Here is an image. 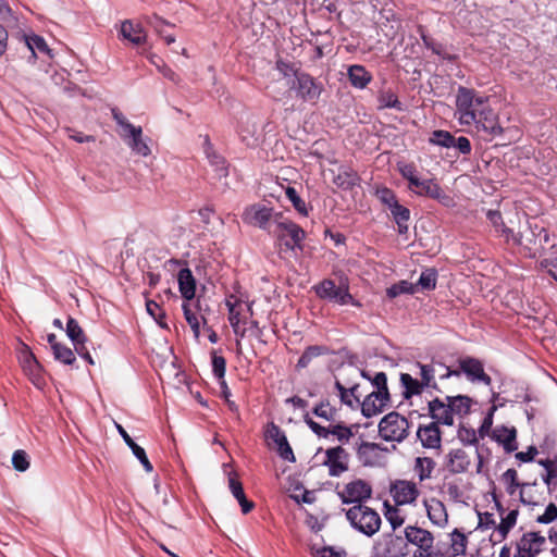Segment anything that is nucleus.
Masks as SVG:
<instances>
[{"instance_id": "nucleus-1", "label": "nucleus", "mask_w": 557, "mask_h": 557, "mask_svg": "<svg viewBox=\"0 0 557 557\" xmlns=\"http://www.w3.org/2000/svg\"><path fill=\"white\" fill-rule=\"evenodd\" d=\"M455 117L460 125L474 126L478 133L492 138L504 132L498 114L490 104V98L471 88L463 86L458 88Z\"/></svg>"}, {"instance_id": "nucleus-2", "label": "nucleus", "mask_w": 557, "mask_h": 557, "mask_svg": "<svg viewBox=\"0 0 557 557\" xmlns=\"http://www.w3.org/2000/svg\"><path fill=\"white\" fill-rule=\"evenodd\" d=\"M111 114L115 123L121 128L119 134L131 150L141 157H148L151 150L143 136V128L129 123L124 114L117 109L112 108Z\"/></svg>"}, {"instance_id": "nucleus-3", "label": "nucleus", "mask_w": 557, "mask_h": 557, "mask_svg": "<svg viewBox=\"0 0 557 557\" xmlns=\"http://www.w3.org/2000/svg\"><path fill=\"white\" fill-rule=\"evenodd\" d=\"M346 519L350 525L362 533L363 535L371 537L376 534L382 524L381 516L373 508L366 505H354L345 512Z\"/></svg>"}, {"instance_id": "nucleus-4", "label": "nucleus", "mask_w": 557, "mask_h": 557, "mask_svg": "<svg viewBox=\"0 0 557 557\" xmlns=\"http://www.w3.org/2000/svg\"><path fill=\"white\" fill-rule=\"evenodd\" d=\"M313 289L317 296L321 299H325L341 306L352 305L355 307H361L360 301L355 299L349 293L347 285H336L333 280L325 278L315 285Z\"/></svg>"}, {"instance_id": "nucleus-5", "label": "nucleus", "mask_w": 557, "mask_h": 557, "mask_svg": "<svg viewBox=\"0 0 557 557\" xmlns=\"http://www.w3.org/2000/svg\"><path fill=\"white\" fill-rule=\"evenodd\" d=\"M271 234L278 239L288 236L290 239L285 242V246L292 250H302V240L306 237V232L298 224L284 216L282 212L276 214L274 228Z\"/></svg>"}, {"instance_id": "nucleus-6", "label": "nucleus", "mask_w": 557, "mask_h": 557, "mask_svg": "<svg viewBox=\"0 0 557 557\" xmlns=\"http://www.w3.org/2000/svg\"><path fill=\"white\" fill-rule=\"evenodd\" d=\"M465 373L467 379L472 382L483 383L486 386L492 384V379L484 371V366L481 360L473 357H466L459 360V370H451L446 368V372L440 374L441 379H448L450 376H459Z\"/></svg>"}, {"instance_id": "nucleus-7", "label": "nucleus", "mask_w": 557, "mask_h": 557, "mask_svg": "<svg viewBox=\"0 0 557 557\" xmlns=\"http://www.w3.org/2000/svg\"><path fill=\"white\" fill-rule=\"evenodd\" d=\"M409 422L398 412H389L379 423V434L387 442H401L408 435Z\"/></svg>"}, {"instance_id": "nucleus-8", "label": "nucleus", "mask_w": 557, "mask_h": 557, "mask_svg": "<svg viewBox=\"0 0 557 557\" xmlns=\"http://www.w3.org/2000/svg\"><path fill=\"white\" fill-rule=\"evenodd\" d=\"M288 85L289 89L295 91L296 97L304 102L315 103L323 91L322 83L304 71L288 82Z\"/></svg>"}, {"instance_id": "nucleus-9", "label": "nucleus", "mask_w": 557, "mask_h": 557, "mask_svg": "<svg viewBox=\"0 0 557 557\" xmlns=\"http://www.w3.org/2000/svg\"><path fill=\"white\" fill-rule=\"evenodd\" d=\"M277 213L278 212H275L271 207L262 203H253L245 208L242 219L244 223L257 226L271 234Z\"/></svg>"}, {"instance_id": "nucleus-10", "label": "nucleus", "mask_w": 557, "mask_h": 557, "mask_svg": "<svg viewBox=\"0 0 557 557\" xmlns=\"http://www.w3.org/2000/svg\"><path fill=\"white\" fill-rule=\"evenodd\" d=\"M408 553L407 542L403 536L385 533L374 542L370 557H404Z\"/></svg>"}, {"instance_id": "nucleus-11", "label": "nucleus", "mask_w": 557, "mask_h": 557, "mask_svg": "<svg viewBox=\"0 0 557 557\" xmlns=\"http://www.w3.org/2000/svg\"><path fill=\"white\" fill-rule=\"evenodd\" d=\"M408 188L416 195L434 199L445 207L454 205V199L433 178L419 177L414 183L408 185Z\"/></svg>"}, {"instance_id": "nucleus-12", "label": "nucleus", "mask_w": 557, "mask_h": 557, "mask_svg": "<svg viewBox=\"0 0 557 557\" xmlns=\"http://www.w3.org/2000/svg\"><path fill=\"white\" fill-rule=\"evenodd\" d=\"M337 495L344 504L363 505V502L371 498L372 487L368 482L356 479L345 484Z\"/></svg>"}, {"instance_id": "nucleus-13", "label": "nucleus", "mask_w": 557, "mask_h": 557, "mask_svg": "<svg viewBox=\"0 0 557 557\" xmlns=\"http://www.w3.org/2000/svg\"><path fill=\"white\" fill-rule=\"evenodd\" d=\"M304 421L315 435L322 438H327L330 435H333L338 442L345 444L348 443L354 435L351 429L343 423L331 424L327 428L322 426L315 422L309 413L304 416Z\"/></svg>"}, {"instance_id": "nucleus-14", "label": "nucleus", "mask_w": 557, "mask_h": 557, "mask_svg": "<svg viewBox=\"0 0 557 557\" xmlns=\"http://www.w3.org/2000/svg\"><path fill=\"white\" fill-rule=\"evenodd\" d=\"M322 465L327 468L330 476L338 478L349 469V454L342 446L327 448Z\"/></svg>"}, {"instance_id": "nucleus-15", "label": "nucleus", "mask_w": 557, "mask_h": 557, "mask_svg": "<svg viewBox=\"0 0 557 557\" xmlns=\"http://www.w3.org/2000/svg\"><path fill=\"white\" fill-rule=\"evenodd\" d=\"M389 493L396 506L412 505L420 495L417 484L408 480H396L393 482Z\"/></svg>"}, {"instance_id": "nucleus-16", "label": "nucleus", "mask_w": 557, "mask_h": 557, "mask_svg": "<svg viewBox=\"0 0 557 557\" xmlns=\"http://www.w3.org/2000/svg\"><path fill=\"white\" fill-rule=\"evenodd\" d=\"M546 543V539L537 532L524 533L517 542L513 557H536Z\"/></svg>"}, {"instance_id": "nucleus-17", "label": "nucleus", "mask_w": 557, "mask_h": 557, "mask_svg": "<svg viewBox=\"0 0 557 557\" xmlns=\"http://www.w3.org/2000/svg\"><path fill=\"white\" fill-rule=\"evenodd\" d=\"M20 363L32 383L41 388L45 385L42 368L27 346H24L20 352Z\"/></svg>"}, {"instance_id": "nucleus-18", "label": "nucleus", "mask_w": 557, "mask_h": 557, "mask_svg": "<svg viewBox=\"0 0 557 557\" xmlns=\"http://www.w3.org/2000/svg\"><path fill=\"white\" fill-rule=\"evenodd\" d=\"M444 466L451 474L465 473L471 466V458L465 449L453 448L446 454Z\"/></svg>"}, {"instance_id": "nucleus-19", "label": "nucleus", "mask_w": 557, "mask_h": 557, "mask_svg": "<svg viewBox=\"0 0 557 557\" xmlns=\"http://www.w3.org/2000/svg\"><path fill=\"white\" fill-rule=\"evenodd\" d=\"M404 533V540L407 542V546L409 544L417 546V552H426L433 545V534L425 529L416 525H407Z\"/></svg>"}, {"instance_id": "nucleus-20", "label": "nucleus", "mask_w": 557, "mask_h": 557, "mask_svg": "<svg viewBox=\"0 0 557 557\" xmlns=\"http://www.w3.org/2000/svg\"><path fill=\"white\" fill-rule=\"evenodd\" d=\"M413 367L418 370L414 371V374L420 377L419 380L426 389L440 391L438 384L435 380L437 368H443L446 370L447 367L434 360L429 363L417 361L414 362Z\"/></svg>"}, {"instance_id": "nucleus-21", "label": "nucleus", "mask_w": 557, "mask_h": 557, "mask_svg": "<svg viewBox=\"0 0 557 557\" xmlns=\"http://www.w3.org/2000/svg\"><path fill=\"white\" fill-rule=\"evenodd\" d=\"M389 400L388 392H372L361 403L362 414L371 418L380 413Z\"/></svg>"}, {"instance_id": "nucleus-22", "label": "nucleus", "mask_w": 557, "mask_h": 557, "mask_svg": "<svg viewBox=\"0 0 557 557\" xmlns=\"http://www.w3.org/2000/svg\"><path fill=\"white\" fill-rule=\"evenodd\" d=\"M428 407L430 417L435 420L433 423L448 426L454 424V417L449 401L434 398L433 400L429 401Z\"/></svg>"}, {"instance_id": "nucleus-23", "label": "nucleus", "mask_w": 557, "mask_h": 557, "mask_svg": "<svg viewBox=\"0 0 557 557\" xmlns=\"http://www.w3.org/2000/svg\"><path fill=\"white\" fill-rule=\"evenodd\" d=\"M502 481L504 482V484L506 485V491L507 493L510 495V496H513L516 495L517 493V490L520 488L519 491V497H520V500L521 503L523 504H533V502L531 499H528L525 497V493H527V488L532 486V485H535V482L534 483H519L518 482V473L515 469H508L506 470L503 475H502Z\"/></svg>"}, {"instance_id": "nucleus-24", "label": "nucleus", "mask_w": 557, "mask_h": 557, "mask_svg": "<svg viewBox=\"0 0 557 557\" xmlns=\"http://www.w3.org/2000/svg\"><path fill=\"white\" fill-rule=\"evenodd\" d=\"M268 433L269 437L276 444L278 456L286 461L294 462L296 458L285 433L274 423H271Z\"/></svg>"}, {"instance_id": "nucleus-25", "label": "nucleus", "mask_w": 557, "mask_h": 557, "mask_svg": "<svg viewBox=\"0 0 557 557\" xmlns=\"http://www.w3.org/2000/svg\"><path fill=\"white\" fill-rule=\"evenodd\" d=\"M417 436L424 448L437 449L441 447L442 433L436 423L431 422L428 425H420Z\"/></svg>"}, {"instance_id": "nucleus-26", "label": "nucleus", "mask_w": 557, "mask_h": 557, "mask_svg": "<svg viewBox=\"0 0 557 557\" xmlns=\"http://www.w3.org/2000/svg\"><path fill=\"white\" fill-rule=\"evenodd\" d=\"M496 507L500 515V522L496 528L495 536L497 537V542H502L507 537L510 530L516 525L519 511L518 509H511L506 512V510L498 502H496Z\"/></svg>"}, {"instance_id": "nucleus-27", "label": "nucleus", "mask_w": 557, "mask_h": 557, "mask_svg": "<svg viewBox=\"0 0 557 557\" xmlns=\"http://www.w3.org/2000/svg\"><path fill=\"white\" fill-rule=\"evenodd\" d=\"M425 510L431 522L437 527H445L448 522V513L443 502L437 498L424 500Z\"/></svg>"}, {"instance_id": "nucleus-28", "label": "nucleus", "mask_w": 557, "mask_h": 557, "mask_svg": "<svg viewBox=\"0 0 557 557\" xmlns=\"http://www.w3.org/2000/svg\"><path fill=\"white\" fill-rule=\"evenodd\" d=\"M399 383L401 396L406 400H409L414 396H420L426 389L421 381L410 373H400Z\"/></svg>"}, {"instance_id": "nucleus-29", "label": "nucleus", "mask_w": 557, "mask_h": 557, "mask_svg": "<svg viewBox=\"0 0 557 557\" xmlns=\"http://www.w3.org/2000/svg\"><path fill=\"white\" fill-rule=\"evenodd\" d=\"M120 35L132 42L133 45H141L146 41V33L139 23H134L131 20L122 22Z\"/></svg>"}, {"instance_id": "nucleus-30", "label": "nucleus", "mask_w": 557, "mask_h": 557, "mask_svg": "<svg viewBox=\"0 0 557 557\" xmlns=\"http://www.w3.org/2000/svg\"><path fill=\"white\" fill-rule=\"evenodd\" d=\"M335 388L338 392V396L341 398L342 404L352 409L361 405V394L359 393V384H352L351 386L346 387L344 384L341 383V381L336 380Z\"/></svg>"}, {"instance_id": "nucleus-31", "label": "nucleus", "mask_w": 557, "mask_h": 557, "mask_svg": "<svg viewBox=\"0 0 557 557\" xmlns=\"http://www.w3.org/2000/svg\"><path fill=\"white\" fill-rule=\"evenodd\" d=\"M178 289L185 300H191L196 294V280L189 268L181 269L177 275Z\"/></svg>"}, {"instance_id": "nucleus-32", "label": "nucleus", "mask_w": 557, "mask_h": 557, "mask_svg": "<svg viewBox=\"0 0 557 557\" xmlns=\"http://www.w3.org/2000/svg\"><path fill=\"white\" fill-rule=\"evenodd\" d=\"M116 428H117V431L120 433V435L122 436V438L124 440V442L126 443V445L132 449L134 456L140 461V463L143 465L144 469L147 471V472H151L153 470V467L151 465V462L149 461V459L147 458V455H146V451L143 447H140L139 445H137L133 438L129 436V434L123 429L122 425L120 424H116Z\"/></svg>"}, {"instance_id": "nucleus-33", "label": "nucleus", "mask_w": 557, "mask_h": 557, "mask_svg": "<svg viewBox=\"0 0 557 557\" xmlns=\"http://www.w3.org/2000/svg\"><path fill=\"white\" fill-rule=\"evenodd\" d=\"M517 432L515 428L496 426L493 431V437L502 444L506 451L511 453L517 449Z\"/></svg>"}, {"instance_id": "nucleus-34", "label": "nucleus", "mask_w": 557, "mask_h": 557, "mask_svg": "<svg viewBox=\"0 0 557 557\" xmlns=\"http://www.w3.org/2000/svg\"><path fill=\"white\" fill-rule=\"evenodd\" d=\"M381 448L375 443L362 442L357 449V457L363 466H373L379 459Z\"/></svg>"}, {"instance_id": "nucleus-35", "label": "nucleus", "mask_w": 557, "mask_h": 557, "mask_svg": "<svg viewBox=\"0 0 557 557\" xmlns=\"http://www.w3.org/2000/svg\"><path fill=\"white\" fill-rule=\"evenodd\" d=\"M348 79L350 84L358 89H363L372 81V75L364 66L354 64L348 67Z\"/></svg>"}, {"instance_id": "nucleus-36", "label": "nucleus", "mask_w": 557, "mask_h": 557, "mask_svg": "<svg viewBox=\"0 0 557 557\" xmlns=\"http://www.w3.org/2000/svg\"><path fill=\"white\" fill-rule=\"evenodd\" d=\"M450 543L447 548V555L449 557H456L460 555H465L468 545L467 535L461 532L459 529H455L450 534Z\"/></svg>"}, {"instance_id": "nucleus-37", "label": "nucleus", "mask_w": 557, "mask_h": 557, "mask_svg": "<svg viewBox=\"0 0 557 557\" xmlns=\"http://www.w3.org/2000/svg\"><path fill=\"white\" fill-rule=\"evenodd\" d=\"M436 462L430 457H417L413 463V472L420 482L432 478Z\"/></svg>"}, {"instance_id": "nucleus-38", "label": "nucleus", "mask_w": 557, "mask_h": 557, "mask_svg": "<svg viewBox=\"0 0 557 557\" xmlns=\"http://www.w3.org/2000/svg\"><path fill=\"white\" fill-rule=\"evenodd\" d=\"M66 335L72 341L74 347H77L78 345L86 344V335L78 324V322L72 318L69 317L66 321Z\"/></svg>"}, {"instance_id": "nucleus-39", "label": "nucleus", "mask_w": 557, "mask_h": 557, "mask_svg": "<svg viewBox=\"0 0 557 557\" xmlns=\"http://www.w3.org/2000/svg\"><path fill=\"white\" fill-rule=\"evenodd\" d=\"M445 399L449 401L453 416H465L470 411L471 398L468 396H447Z\"/></svg>"}, {"instance_id": "nucleus-40", "label": "nucleus", "mask_w": 557, "mask_h": 557, "mask_svg": "<svg viewBox=\"0 0 557 557\" xmlns=\"http://www.w3.org/2000/svg\"><path fill=\"white\" fill-rule=\"evenodd\" d=\"M257 127L255 124H249V122L242 123L238 128V135L240 140L247 147H255L258 145V136H257Z\"/></svg>"}, {"instance_id": "nucleus-41", "label": "nucleus", "mask_w": 557, "mask_h": 557, "mask_svg": "<svg viewBox=\"0 0 557 557\" xmlns=\"http://www.w3.org/2000/svg\"><path fill=\"white\" fill-rule=\"evenodd\" d=\"M327 352L326 347L320 345L309 346L305 349L297 362V368L304 369L309 366L313 358Z\"/></svg>"}, {"instance_id": "nucleus-42", "label": "nucleus", "mask_w": 557, "mask_h": 557, "mask_svg": "<svg viewBox=\"0 0 557 557\" xmlns=\"http://www.w3.org/2000/svg\"><path fill=\"white\" fill-rule=\"evenodd\" d=\"M384 516L388 523L391 524L393 531L401 527L405 522V516L403 515L401 510L398 509L396 506H392L388 504V502L384 503Z\"/></svg>"}, {"instance_id": "nucleus-43", "label": "nucleus", "mask_w": 557, "mask_h": 557, "mask_svg": "<svg viewBox=\"0 0 557 557\" xmlns=\"http://www.w3.org/2000/svg\"><path fill=\"white\" fill-rule=\"evenodd\" d=\"M429 143L435 146L450 148L455 145V137L447 131L437 129L431 134Z\"/></svg>"}, {"instance_id": "nucleus-44", "label": "nucleus", "mask_w": 557, "mask_h": 557, "mask_svg": "<svg viewBox=\"0 0 557 557\" xmlns=\"http://www.w3.org/2000/svg\"><path fill=\"white\" fill-rule=\"evenodd\" d=\"M238 300H235V302L231 301V299L226 300V306L228 308V321L230 324L236 335H239L240 337L245 336V330L239 329L240 323V312L236 309Z\"/></svg>"}, {"instance_id": "nucleus-45", "label": "nucleus", "mask_w": 557, "mask_h": 557, "mask_svg": "<svg viewBox=\"0 0 557 557\" xmlns=\"http://www.w3.org/2000/svg\"><path fill=\"white\" fill-rule=\"evenodd\" d=\"M416 293V285L408 282V281H399L396 284H393L391 287L386 289V295L389 298H396L399 295L403 294H414Z\"/></svg>"}, {"instance_id": "nucleus-46", "label": "nucleus", "mask_w": 557, "mask_h": 557, "mask_svg": "<svg viewBox=\"0 0 557 557\" xmlns=\"http://www.w3.org/2000/svg\"><path fill=\"white\" fill-rule=\"evenodd\" d=\"M211 363L213 375L219 382L225 381L226 360L223 356L216 354L215 350L211 352Z\"/></svg>"}, {"instance_id": "nucleus-47", "label": "nucleus", "mask_w": 557, "mask_h": 557, "mask_svg": "<svg viewBox=\"0 0 557 557\" xmlns=\"http://www.w3.org/2000/svg\"><path fill=\"white\" fill-rule=\"evenodd\" d=\"M146 310L161 327L168 329L165 312L156 301L147 300Z\"/></svg>"}, {"instance_id": "nucleus-48", "label": "nucleus", "mask_w": 557, "mask_h": 557, "mask_svg": "<svg viewBox=\"0 0 557 557\" xmlns=\"http://www.w3.org/2000/svg\"><path fill=\"white\" fill-rule=\"evenodd\" d=\"M285 194L298 213H300L301 215H308L307 205L300 198V196L298 195L297 190L294 187L287 186L285 189Z\"/></svg>"}, {"instance_id": "nucleus-49", "label": "nucleus", "mask_w": 557, "mask_h": 557, "mask_svg": "<svg viewBox=\"0 0 557 557\" xmlns=\"http://www.w3.org/2000/svg\"><path fill=\"white\" fill-rule=\"evenodd\" d=\"M313 413L317 417L324 419L326 421H330V422L335 421V419L337 417V410L334 407H332L329 401H326V403L322 401L319 405H317L313 408Z\"/></svg>"}, {"instance_id": "nucleus-50", "label": "nucleus", "mask_w": 557, "mask_h": 557, "mask_svg": "<svg viewBox=\"0 0 557 557\" xmlns=\"http://www.w3.org/2000/svg\"><path fill=\"white\" fill-rule=\"evenodd\" d=\"M26 45L34 57L36 55L37 51L41 52V53H47V54L50 53V49H49L47 42L45 41V39L42 37H40L38 35H33V36L27 37Z\"/></svg>"}, {"instance_id": "nucleus-51", "label": "nucleus", "mask_w": 557, "mask_h": 557, "mask_svg": "<svg viewBox=\"0 0 557 557\" xmlns=\"http://www.w3.org/2000/svg\"><path fill=\"white\" fill-rule=\"evenodd\" d=\"M380 109L392 108L398 111L403 110V104L398 100L397 96L392 91L381 92L379 96Z\"/></svg>"}, {"instance_id": "nucleus-52", "label": "nucleus", "mask_w": 557, "mask_h": 557, "mask_svg": "<svg viewBox=\"0 0 557 557\" xmlns=\"http://www.w3.org/2000/svg\"><path fill=\"white\" fill-rule=\"evenodd\" d=\"M54 359L64 363V364H73L76 360L74 352L67 346L61 344L54 347L52 351Z\"/></svg>"}, {"instance_id": "nucleus-53", "label": "nucleus", "mask_w": 557, "mask_h": 557, "mask_svg": "<svg viewBox=\"0 0 557 557\" xmlns=\"http://www.w3.org/2000/svg\"><path fill=\"white\" fill-rule=\"evenodd\" d=\"M531 234L533 237H537V251L545 250L546 245L549 243V233L548 231L539 224H531Z\"/></svg>"}, {"instance_id": "nucleus-54", "label": "nucleus", "mask_w": 557, "mask_h": 557, "mask_svg": "<svg viewBox=\"0 0 557 557\" xmlns=\"http://www.w3.org/2000/svg\"><path fill=\"white\" fill-rule=\"evenodd\" d=\"M397 169L400 173V175L408 181V185H411L414 183L416 180H418L419 171L417 166L413 163H407V162H398Z\"/></svg>"}, {"instance_id": "nucleus-55", "label": "nucleus", "mask_w": 557, "mask_h": 557, "mask_svg": "<svg viewBox=\"0 0 557 557\" xmlns=\"http://www.w3.org/2000/svg\"><path fill=\"white\" fill-rule=\"evenodd\" d=\"M437 273L434 269H428L423 271L418 280L416 285L420 286L422 289H434L436 286Z\"/></svg>"}, {"instance_id": "nucleus-56", "label": "nucleus", "mask_w": 557, "mask_h": 557, "mask_svg": "<svg viewBox=\"0 0 557 557\" xmlns=\"http://www.w3.org/2000/svg\"><path fill=\"white\" fill-rule=\"evenodd\" d=\"M184 317L191 327L194 335L196 338L200 335V321L197 314L191 310L190 306L187 302H184L182 306Z\"/></svg>"}, {"instance_id": "nucleus-57", "label": "nucleus", "mask_w": 557, "mask_h": 557, "mask_svg": "<svg viewBox=\"0 0 557 557\" xmlns=\"http://www.w3.org/2000/svg\"><path fill=\"white\" fill-rule=\"evenodd\" d=\"M275 69L284 78H296V76L302 72L298 67H296L295 64L283 59H278L276 61Z\"/></svg>"}, {"instance_id": "nucleus-58", "label": "nucleus", "mask_w": 557, "mask_h": 557, "mask_svg": "<svg viewBox=\"0 0 557 557\" xmlns=\"http://www.w3.org/2000/svg\"><path fill=\"white\" fill-rule=\"evenodd\" d=\"M12 465L15 470L24 472L29 468L28 455L25 450L18 449L13 453Z\"/></svg>"}, {"instance_id": "nucleus-59", "label": "nucleus", "mask_w": 557, "mask_h": 557, "mask_svg": "<svg viewBox=\"0 0 557 557\" xmlns=\"http://www.w3.org/2000/svg\"><path fill=\"white\" fill-rule=\"evenodd\" d=\"M146 23L148 25H150L158 35H160L161 37H163L166 33H165V27H169V26H172L169 22H166L165 20H163L162 17H160L159 15L157 14H152L151 16H147L145 18Z\"/></svg>"}, {"instance_id": "nucleus-60", "label": "nucleus", "mask_w": 557, "mask_h": 557, "mask_svg": "<svg viewBox=\"0 0 557 557\" xmlns=\"http://www.w3.org/2000/svg\"><path fill=\"white\" fill-rule=\"evenodd\" d=\"M221 388V397L225 400L228 410L233 413L238 414L239 409L235 401L231 399L232 393L227 386L226 381L219 382Z\"/></svg>"}, {"instance_id": "nucleus-61", "label": "nucleus", "mask_w": 557, "mask_h": 557, "mask_svg": "<svg viewBox=\"0 0 557 557\" xmlns=\"http://www.w3.org/2000/svg\"><path fill=\"white\" fill-rule=\"evenodd\" d=\"M334 183L343 189H348L356 184V174H354L352 172L339 173L334 178Z\"/></svg>"}, {"instance_id": "nucleus-62", "label": "nucleus", "mask_w": 557, "mask_h": 557, "mask_svg": "<svg viewBox=\"0 0 557 557\" xmlns=\"http://www.w3.org/2000/svg\"><path fill=\"white\" fill-rule=\"evenodd\" d=\"M395 222L400 221L401 223L408 222L410 218V211L406 207L399 205L397 201L394 206L388 208Z\"/></svg>"}, {"instance_id": "nucleus-63", "label": "nucleus", "mask_w": 557, "mask_h": 557, "mask_svg": "<svg viewBox=\"0 0 557 557\" xmlns=\"http://www.w3.org/2000/svg\"><path fill=\"white\" fill-rule=\"evenodd\" d=\"M376 197L380 199L382 203H384L388 208H391L397 202L395 193L387 187L379 188L376 190Z\"/></svg>"}, {"instance_id": "nucleus-64", "label": "nucleus", "mask_w": 557, "mask_h": 557, "mask_svg": "<svg viewBox=\"0 0 557 557\" xmlns=\"http://www.w3.org/2000/svg\"><path fill=\"white\" fill-rule=\"evenodd\" d=\"M496 519L491 512H479L478 529L490 530L497 528Z\"/></svg>"}]
</instances>
